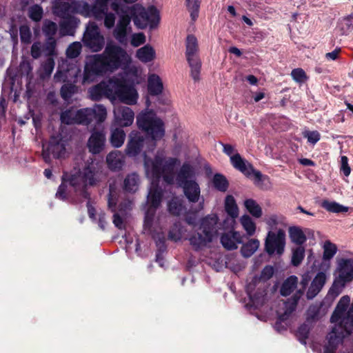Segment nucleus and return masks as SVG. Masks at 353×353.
Masks as SVG:
<instances>
[{"label":"nucleus","mask_w":353,"mask_h":353,"mask_svg":"<svg viewBox=\"0 0 353 353\" xmlns=\"http://www.w3.org/2000/svg\"><path fill=\"white\" fill-rule=\"evenodd\" d=\"M114 121L121 127L130 126L132 124L134 114L128 107L119 106L114 110Z\"/></svg>","instance_id":"6ab92c4d"},{"label":"nucleus","mask_w":353,"mask_h":353,"mask_svg":"<svg viewBox=\"0 0 353 353\" xmlns=\"http://www.w3.org/2000/svg\"><path fill=\"white\" fill-rule=\"evenodd\" d=\"M297 334L300 337V341L302 343L305 344V339L309 334V327L306 324L301 325L297 331Z\"/></svg>","instance_id":"680f3d73"},{"label":"nucleus","mask_w":353,"mask_h":353,"mask_svg":"<svg viewBox=\"0 0 353 353\" xmlns=\"http://www.w3.org/2000/svg\"><path fill=\"white\" fill-rule=\"evenodd\" d=\"M145 139L137 131H132L129 136V141L125 148L126 154L130 157L137 156L141 150Z\"/></svg>","instance_id":"aec40b11"},{"label":"nucleus","mask_w":353,"mask_h":353,"mask_svg":"<svg viewBox=\"0 0 353 353\" xmlns=\"http://www.w3.org/2000/svg\"><path fill=\"white\" fill-rule=\"evenodd\" d=\"M81 69L76 64L68 63L67 60H63L59 65L58 70L54 76L55 82H65L61 89V95L65 100L69 99L77 90L74 83L81 82L79 74Z\"/></svg>","instance_id":"0eeeda50"},{"label":"nucleus","mask_w":353,"mask_h":353,"mask_svg":"<svg viewBox=\"0 0 353 353\" xmlns=\"http://www.w3.org/2000/svg\"><path fill=\"white\" fill-rule=\"evenodd\" d=\"M105 137L102 132H94L88 142L89 151L92 154L100 153L105 145Z\"/></svg>","instance_id":"b1692460"},{"label":"nucleus","mask_w":353,"mask_h":353,"mask_svg":"<svg viewBox=\"0 0 353 353\" xmlns=\"http://www.w3.org/2000/svg\"><path fill=\"white\" fill-rule=\"evenodd\" d=\"M42 51V45L40 42H35L31 47V55L34 59H38L41 57Z\"/></svg>","instance_id":"e2e57ef3"},{"label":"nucleus","mask_w":353,"mask_h":353,"mask_svg":"<svg viewBox=\"0 0 353 353\" xmlns=\"http://www.w3.org/2000/svg\"><path fill=\"white\" fill-rule=\"evenodd\" d=\"M303 294V291L299 290L290 300L281 303L283 312L280 310H277V315L280 321H285L290 316L292 312L295 310L298 301Z\"/></svg>","instance_id":"4be33fe9"},{"label":"nucleus","mask_w":353,"mask_h":353,"mask_svg":"<svg viewBox=\"0 0 353 353\" xmlns=\"http://www.w3.org/2000/svg\"><path fill=\"white\" fill-rule=\"evenodd\" d=\"M346 283V282L341 279L336 278L325 298V301L329 302L330 304L332 303L336 298L342 293Z\"/></svg>","instance_id":"bb28decb"},{"label":"nucleus","mask_w":353,"mask_h":353,"mask_svg":"<svg viewBox=\"0 0 353 353\" xmlns=\"http://www.w3.org/2000/svg\"><path fill=\"white\" fill-rule=\"evenodd\" d=\"M260 242L256 239H251L247 243H244L241 248V254L246 258L251 256L258 250Z\"/></svg>","instance_id":"473e14b6"},{"label":"nucleus","mask_w":353,"mask_h":353,"mask_svg":"<svg viewBox=\"0 0 353 353\" xmlns=\"http://www.w3.org/2000/svg\"><path fill=\"white\" fill-rule=\"evenodd\" d=\"M212 183L214 188L221 192H225L228 188V182L226 178L220 174H214Z\"/></svg>","instance_id":"de8ad7c7"},{"label":"nucleus","mask_w":353,"mask_h":353,"mask_svg":"<svg viewBox=\"0 0 353 353\" xmlns=\"http://www.w3.org/2000/svg\"><path fill=\"white\" fill-rule=\"evenodd\" d=\"M139 185V177L136 173H132L125 177L123 181V188L126 192H135Z\"/></svg>","instance_id":"2f4dec72"},{"label":"nucleus","mask_w":353,"mask_h":353,"mask_svg":"<svg viewBox=\"0 0 353 353\" xmlns=\"http://www.w3.org/2000/svg\"><path fill=\"white\" fill-rule=\"evenodd\" d=\"M168 207L169 212L174 215L178 216L183 210L182 200L176 196L173 197L171 201H169Z\"/></svg>","instance_id":"a18cd8bd"},{"label":"nucleus","mask_w":353,"mask_h":353,"mask_svg":"<svg viewBox=\"0 0 353 353\" xmlns=\"http://www.w3.org/2000/svg\"><path fill=\"white\" fill-rule=\"evenodd\" d=\"M92 101H99L103 97L110 100H119L128 105H134L139 99V94L132 83H128L122 76H113L107 81L91 87L88 90Z\"/></svg>","instance_id":"7ed1b4c3"},{"label":"nucleus","mask_w":353,"mask_h":353,"mask_svg":"<svg viewBox=\"0 0 353 353\" xmlns=\"http://www.w3.org/2000/svg\"><path fill=\"white\" fill-rule=\"evenodd\" d=\"M61 32L63 35L72 34L70 23L68 21H63L60 23Z\"/></svg>","instance_id":"774afa93"},{"label":"nucleus","mask_w":353,"mask_h":353,"mask_svg":"<svg viewBox=\"0 0 353 353\" xmlns=\"http://www.w3.org/2000/svg\"><path fill=\"white\" fill-rule=\"evenodd\" d=\"M263 221L268 226L270 231H272L277 225L283 224L285 218L280 214H272L266 215Z\"/></svg>","instance_id":"e433bc0d"},{"label":"nucleus","mask_w":353,"mask_h":353,"mask_svg":"<svg viewBox=\"0 0 353 353\" xmlns=\"http://www.w3.org/2000/svg\"><path fill=\"white\" fill-rule=\"evenodd\" d=\"M21 41L26 44L31 43L32 32L28 26L23 25L19 28Z\"/></svg>","instance_id":"6e6d98bb"},{"label":"nucleus","mask_w":353,"mask_h":353,"mask_svg":"<svg viewBox=\"0 0 353 353\" xmlns=\"http://www.w3.org/2000/svg\"><path fill=\"white\" fill-rule=\"evenodd\" d=\"M131 57L121 46L109 43L103 53L87 57L83 72L79 74L83 85L90 83L98 77L111 73L119 68H126Z\"/></svg>","instance_id":"f03ea898"},{"label":"nucleus","mask_w":353,"mask_h":353,"mask_svg":"<svg viewBox=\"0 0 353 353\" xmlns=\"http://www.w3.org/2000/svg\"><path fill=\"white\" fill-rule=\"evenodd\" d=\"M128 13L133 17V21L139 28L144 29L147 26L154 28L159 22V17L157 10L151 6L147 9L136 4L128 9Z\"/></svg>","instance_id":"9b49d317"},{"label":"nucleus","mask_w":353,"mask_h":353,"mask_svg":"<svg viewBox=\"0 0 353 353\" xmlns=\"http://www.w3.org/2000/svg\"><path fill=\"white\" fill-rule=\"evenodd\" d=\"M298 283V279L295 276H291L288 278L283 283L281 288V294L283 296H288L296 288Z\"/></svg>","instance_id":"c9c22d12"},{"label":"nucleus","mask_w":353,"mask_h":353,"mask_svg":"<svg viewBox=\"0 0 353 353\" xmlns=\"http://www.w3.org/2000/svg\"><path fill=\"white\" fill-rule=\"evenodd\" d=\"M57 41L54 38L46 39V41L42 45V51L44 56L48 57H53L57 55Z\"/></svg>","instance_id":"ea45409f"},{"label":"nucleus","mask_w":353,"mask_h":353,"mask_svg":"<svg viewBox=\"0 0 353 353\" xmlns=\"http://www.w3.org/2000/svg\"><path fill=\"white\" fill-rule=\"evenodd\" d=\"M290 238L294 243L301 246L307 240L305 234L299 227H291L289 228Z\"/></svg>","instance_id":"7c9ffc66"},{"label":"nucleus","mask_w":353,"mask_h":353,"mask_svg":"<svg viewBox=\"0 0 353 353\" xmlns=\"http://www.w3.org/2000/svg\"><path fill=\"white\" fill-rule=\"evenodd\" d=\"M62 183L59 185L57 192L56 193V196L60 199H65L66 198V188L67 186L65 184V182L68 181V180L64 181L63 179Z\"/></svg>","instance_id":"338daca9"},{"label":"nucleus","mask_w":353,"mask_h":353,"mask_svg":"<svg viewBox=\"0 0 353 353\" xmlns=\"http://www.w3.org/2000/svg\"><path fill=\"white\" fill-rule=\"evenodd\" d=\"M183 188V193L188 200L191 203L199 202V209L203 210L204 207V199H202L201 201V189L199 185L195 180H189V182L181 185Z\"/></svg>","instance_id":"f3484780"},{"label":"nucleus","mask_w":353,"mask_h":353,"mask_svg":"<svg viewBox=\"0 0 353 353\" xmlns=\"http://www.w3.org/2000/svg\"><path fill=\"white\" fill-rule=\"evenodd\" d=\"M82 41L92 52H100L104 47L105 38L95 22H89L83 34Z\"/></svg>","instance_id":"ddd939ff"},{"label":"nucleus","mask_w":353,"mask_h":353,"mask_svg":"<svg viewBox=\"0 0 353 353\" xmlns=\"http://www.w3.org/2000/svg\"><path fill=\"white\" fill-rule=\"evenodd\" d=\"M328 269L329 265H327L326 269L319 271L312 281L306 292V296L308 299L314 298L323 289L330 275L327 272Z\"/></svg>","instance_id":"a211bd4d"},{"label":"nucleus","mask_w":353,"mask_h":353,"mask_svg":"<svg viewBox=\"0 0 353 353\" xmlns=\"http://www.w3.org/2000/svg\"><path fill=\"white\" fill-rule=\"evenodd\" d=\"M321 206L327 211L334 213L347 212L349 209L347 207L343 206L335 201L327 200L323 201Z\"/></svg>","instance_id":"58836bf2"},{"label":"nucleus","mask_w":353,"mask_h":353,"mask_svg":"<svg viewBox=\"0 0 353 353\" xmlns=\"http://www.w3.org/2000/svg\"><path fill=\"white\" fill-rule=\"evenodd\" d=\"M349 301V296H342L331 316L330 322L334 324V326L327 336L328 343L324 349V353H334L337 345L342 339L350 335L353 331L352 321L348 320L345 321L341 319V315Z\"/></svg>","instance_id":"39448f33"},{"label":"nucleus","mask_w":353,"mask_h":353,"mask_svg":"<svg viewBox=\"0 0 353 353\" xmlns=\"http://www.w3.org/2000/svg\"><path fill=\"white\" fill-rule=\"evenodd\" d=\"M325 312H321V307L319 305H312L307 310V320L314 321L319 320Z\"/></svg>","instance_id":"c03bdc74"},{"label":"nucleus","mask_w":353,"mask_h":353,"mask_svg":"<svg viewBox=\"0 0 353 353\" xmlns=\"http://www.w3.org/2000/svg\"><path fill=\"white\" fill-rule=\"evenodd\" d=\"M303 136L307 139V141L310 143L312 145H315L321 139V134L316 130H305L303 132Z\"/></svg>","instance_id":"4d7b16f0"},{"label":"nucleus","mask_w":353,"mask_h":353,"mask_svg":"<svg viewBox=\"0 0 353 353\" xmlns=\"http://www.w3.org/2000/svg\"><path fill=\"white\" fill-rule=\"evenodd\" d=\"M240 223L248 236H253L256 232V223L247 214L243 215L240 219Z\"/></svg>","instance_id":"f704fd0d"},{"label":"nucleus","mask_w":353,"mask_h":353,"mask_svg":"<svg viewBox=\"0 0 353 353\" xmlns=\"http://www.w3.org/2000/svg\"><path fill=\"white\" fill-rule=\"evenodd\" d=\"M42 31L47 39L54 38L57 32V25L56 23L46 19L43 21Z\"/></svg>","instance_id":"79ce46f5"},{"label":"nucleus","mask_w":353,"mask_h":353,"mask_svg":"<svg viewBox=\"0 0 353 353\" xmlns=\"http://www.w3.org/2000/svg\"><path fill=\"white\" fill-rule=\"evenodd\" d=\"M244 206L247 211L254 218L261 217L263 214L262 208L255 200L252 199H245Z\"/></svg>","instance_id":"72a5a7b5"},{"label":"nucleus","mask_w":353,"mask_h":353,"mask_svg":"<svg viewBox=\"0 0 353 353\" xmlns=\"http://www.w3.org/2000/svg\"><path fill=\"white\" fill-rule=\"evenodd\" d=\"M243 242V235L234 230L223 232L221 236V243L228 250H236Z\"/></svg>","instance_id":"412c9836"},{"label":"nucleus","mask_w":353,"mask_h":353,"mask_svg":"<svg viewBox=\"0 0 353 353\" xmlns=\"http://www.w3.org/2000/svg\"><path fill=\"white\" fill-rule=\"evenodd\" d=\"M75 114V110L73 108L62 112L60 116L61 123L67 125L76 124Z\"/></svg>","instance_id":"09e8293b"},{"label":"nucleus","mask_w":353,"mask_h":353,"mask_svg":"<svg viewBox=\"0 0 353 353\" xmlns=\"http://www.w3.org/2000/svg\"><path fill=\"white\" fill-rule=\"evenodd\" d=\"M54 68V61L53 57H48L43 63L41 68L40 77L41 79L49 77Z\"/></svg>","instance_id":"37998d69"},{"label":"nucleus","mask_w":353,"mask_h":353,"mask_svg":"<svg viewBox=\"0 0 353 353\" xmlns=\"http://www.w3.org/2000/svg\"><path fill=\"white\" fill-rule=\"evenodd\" d=\"M103 178L101 165L92 159L88 160L83 170L77 174L69 176L67 173H64L63 175V179L68 180L70 185L77 192H79L80 195L84 199H90V194L86 190V187L97 185Z\"/></svg>","instance_id":"20e7f679"},{"label":"nucleus","mask_w":353,"mask_h":353,"mask_svg":"<svg viewBox=\"0 0 353 353\" xmlns=\"http://www.w3.org/2000/svg\"><path fill=\"white\" fill-rule=\"evenodd\" d=\"M291 76L292 79L298 83H303L307 79L306 73L302 68H295L292 70Z\"/></svg>","instance_id":"13d9d810"},{"label":"nucleus","mask_w":353,"mask_h":353,"mask_svg":"<svg viewBox=\"0 0 353 353\" xmlns=\"http://www.w3.org/2000/svg\"><path fill=\"white\" fill-rule=\"evenodd\" d=\"M200 2V0H186L187 7L192 21L198 18Z\"/></svg>","instance_id":"3c124183"},{"label":"nucleus","mask_w":353,"mask_h":353,"mask_svg":"<svg viewBox=\"0 0 353 353\" xmlns=\"http://www.w3.org/2000/svg\"><path fill=\"white\" fill-rule=\"evenodd\" d=\"M181 165V161L177 157H168L162 152H157L153 159L144 155V166L147 176L152 180L151 187L148 195L147 205L144 220L145 229L152 227L156 210L159 206L163 192L158 183L161 178L169 185L174 180L181 186L189 180H194L195 172L194 167L188 162Z\"/></svg>","instance_id":"f257e3e1"},{"label":"nucleus","mask_w":353,"mask_h":353,"mask_svg":"<svg viewBox=\"0 0 353 353\" xmlns=\"http://www.w3.org/2000/svg\"><path fill=\"white\" fill-rule=\"evenodd\" d=\"M199 50L198 41L193 35H188L186 39V52L185 55L187 61L191 68V76L194 81L199 80L201 63L197 56Z\"/></svg>","instance_id":"4468645a"},{"label":"nucleus","mask_w":353,"mask_h":353,"mask_svg":"<svg viewBox=\"0 0 353 353\" xmlns=\"http://www.w3.org/2000/svg\"><path fill=\"white\" fill-rule=\"evenodd\" d=\"M137 123L139 128L144 131L152 140H159L165 134L163 121L152 111L141 113L137 117Z\"/></svg>","instance_id":"1a4fd4ad"},{"label":"nucleus","mask_w":353,"mask_h":353,"mask_svg":"<svg viewBox=\"0 0 353 353\" xmlns=\"http://www.w3.org/2000/svg\"><path fill=\"white\" fill-rule=\"evenodd\" d=\"M323 249V257L324 260H330L332 258H333L337 252L336 245L329 240H327L324 242Z\"/></svg>","instance_id":"49530a36"},{"label":"nucleus","mask_w":353,"mask_h":353,"mask_svg":"<svg viewBox=\"0 0 353 353\" xmlns=\"http://www.w3.org/2000/svg\"><path fill=\"white\" fill-rule=\"evenodd\" d=\"M92 110V120H96L98 123L103 122L107 117V110L104 105L101 104H97L93 108H90Z\"/></svg>","instance_id":"a19ab883"},{"label":"nucleus","mask_w":353,"mask_h":353,"mask_svg":"<svg viewBox=\"0 0 353 353\" xmlns=\"http://www.w3.org/2000/svg\"><path fill=\"white\" fill-rule=\"evenodd\" d=\"M305 256V248L303 246H299L292 250V263L294 266H298L303 261Z\"/></svg>","instance_id":"864d4df0"},{"label":"nucleus","mask_w":353,"mask_h":353,"mask_svg":"<svg viewBox=\"0 0 353 353\" xmlns=\"http://www.w3.org/2000/svg\"><path fill=\"white\" fill-rule=\"evenodd\" d=\"M338 278L346 283L353 280V259H342L338 263Z\"/></svg>","instance_id":"5701e85b"},{"label":"nucleus","mask_w":353,"mask_h":353,"mask_svg":"<svg viewBox=\"0 0 353 353\" xmlns=\"http://www.w3.org/2000/svg\"><path fill=\"white\" fill-rule=\"evenodd\" d=\"M136 57L140 61L146 63L155 59L156 52L153 47L148 44L137 50Z\"/></svg>","instance_id":"cd10ccee"},{"label":"nucleus","mask_w":353,"mask_h":353,"mask_svg":"<svg viewBox=\"0 0 353 353\" xmlns=\"http://www.w3.org/2000/svg\"><path fill=\"white\" fill-rule=\"evenodd\" d=\"M104 26L108 29H111L114 27L116 20L115 14L112 12H106L103 17Z\"/></svg>","instance_id":"052dcab7"},{"label":"nucleus","mask_w":353,"mask_h":353,"mask_svg":"<svg viewBox=\"0 0 353 353\" xmlns=\"http://www.w3.org/2000/svg\"><path fill=\"white\" fill-rule=\"evenodd\" d=\"M219 217L215 214H208L201 220L196 232L189 237L190 245L195 250L208 247L218 235Z\"/></svg>","instance_id":"423d86ee"},{"label":"nucleus","mask_w":353,"mask_h":353,"mask_svg":"<svg viewBox=\"0 0 353 353\" xmlns=\"http://www.w3.org/2000/svg\"><path fill=\"white\" fill-rule=\"evenodd\" d=\"M125 134L121 128H116L112 130L110 137V143L114 148L121 147L125 141Z\"/></svg>","instance_id":"4c0bfd02"},{"label":"nucleus","mask_w":353,"mask_h":353,"mask_svg":"<svg viewBox=\"0 0 353 353\" xmlns=\"http://www.w3.org/2000/svg\"><path fill=\"white\" fill-rule=\"evenodd\" d=\"M285 244V233L279 229L277 232L269 231L265 241V251L270 255L275 252L281 254L283 252Z\"/></svg>","instance_id":"dca6fc26"},{"label":"nucleus","mask_w":353,"mask_h":353,"mask_svg":"<svg viewBox=\"0 0 353 353\" xmlns=\"http://www.w3.org/2000/svg\"><path fill=\"white\" fill-rule=\"evenodd\" d=\"M247 291L253 304L259 305L263 303L264 296L266 294L265 290H263L259 294H254L252 291V284L250 283L247 287Z\"/></svg>","instance_id":"5fc2aeb1"},{"label":"nucleus","mask_w":353,"mask_h":353,"mask_svg":"<svg viewBox=\"0 0 353 353\" xmlns=\"http://www.w3.org/2000/svg\"><path fill=\"white\" fill-rule=\"evenodd\" d=\"M110 0H95L92 5L81 0L74 2L76 10L85 17H93L97 20L103 18L108 10V2Z\"/></svg>","instance_id":"f8f14e48"},{"label":"nucleus","mask_w":353,"mask_h":353,"mask_svg":"<svg viewBox=\"0 0 353 353\" xmlns=\"http://www.w3.org/2000/svg\"><path fill=\"white\" fill-rule=\"evenodd\" d=\"M92 112L90 108L75 110L76 124L89 125L92 121Z\"/></svg>","instance_id":"c756f323"},{"label":"nucleus","mask_w":353,"mask_h":353,"mask_svg":"<svg viewBox=\"0 0 353 353\" xmlns=\"http://www.w3.org/2000/svg\"><path fill=\"white\" fill-rule=\"evenodd\" d=\"M225 210L228 214L231 217L228 221H230L231 224L234 223V219L239 215V208L234 198L231 195H228L225 198Z\"/></svg>","instance_id":"c85d7f7f"},{"label":"nucleus","mask_w":353,"mask_h":353,"mask_svg":"<svg viewBox=\"0 0 353 353\" xmlns=\"http://www.w3.org/2000/svg\"><path fill=\"white\" fill-rule=\"evenodd\" d=\"M106 162L109 169L111 170H119L124 165L125 156L120 151H112L107 155Z\"/></svg>","instance_id":"393cba45"},{"label":"nucleus","mask_w":353,"mask_h":353,"mask_svg":"<svg viewBox=\"0 0 353 353\" xmlns=\"http://www.w3.org/2000/svg\"><path fill=\"white\" fill-rule=\"evenodd\" d=\"M43 15V10L41 6L35 4L28 9V16L34 21H39Z\"/></svg>","instance_id":"8fccbe9b"},{"label":"nucleus","mask_w":353,"mask_h":353,"mask_svg":"<svg viewBox=\"0 0 353 353\" xmlns=\"http://www.w3.org/2000/svg\"><path fill=\"white\" fill-rule=\"evenodd\" d=\"M82 46L80 42L76 41L71 43L66 50V56L69 59L77 58L81 53Z\"/></svg>","instance_id":"603ef678"},{"label":"nucleus","mask_w":353,"mask_h":353,"mask_svg":"<svg viewBox=\"0 0 353 353\" xmlns=\"http://www.w3.org/2000/svg\"><path fill=\"white\" fill-rule=\"evenodd\" d=\"M163 84L160 77L156 74H150L148 77V91L152 96H157L163 92Z\"/></svg>","instance_id":"a878e982"},{"label":"nucleus","mask_w":353,"mask_h":353,"mask_svg":"<svg viewBox=\"0 0 353 353\" xmlns=\"http://www.w3.org/2000/svg\"><path fill=\"white\" fill-rule=\"evenodd\" d=\"M145 36L143 33H134L131 37V45L134 47H138L145 43Z\"/></svg>","instance_id":"bf43d9fd"},{"label":"nucleus","mask_w":353,"mask_h":353,"mask_svg":"<svg viewBox=\"0 0 353 353\" xmlns=\"http://www.w3.org/2000/svg\"><path fill=\"white\" fill-rule=\"evenodd\" d=\"M222 145L223 152L230 157V161L234 168L247 177L253 178L256 185H259L269 179L268 176L263 175L260 171L255 170L252 164L243 159L239 153L234 154L235 149L232 145L222 143Z\"/></svg>","instance_id":"6e6552de"},{"label":"nucleus","mask_w":353,"mask_h":353,"mask_svg":"<svg viewBox=\"0 0 353 353\" xmlns=\"http://www.w3.org/2000/svg\"><path fill=\"white\" fill-rule=\"evenodd\" d=\"M68 144V139L63 137L61 134L52 136L46 150H43L42 155L46 163H50L52 154L55 159L64 158L66 154V146Z\"/></svg>","instance_id":"2eb2a0df"},{"label":"nucleus","mask_w":353,"mask_h":353,"mask_svg":"<svg viewBox=\"0 0 353 353\" xmlns=\"http://www.w3.org/2000/svg\"><path fill=\"white\" fill-rule=\"evenodd\" d=\"M341 171L343 172L345 176H348L350 174L351 169L348 164V159L346 156H342L341 158Z\"/></svg>","instance_id":"0e129e2a"},{"label":"nucleus","mask_w":353,"mask_h":353,"mask_svg":"<svg viewBox=\"0 0 353 353\" xmlns=\"http://www.w3.org/2000/svg\"><path fill=\"white\" fill-rule=\"evenodd\" d=\"M110 6L112 10L119 15V19L113 30V35L119 43L125 44L127 36L132 31L131 18L128 10L129 7L120 4L117 0L112 1Z\"/></svg>","instance_id":"9d476101"},{"label":"nucleus","mask_w":353,"mask_h":353,"mask_svg":"<svg viewBox=\"0 0 353 353\" xmlns=\"http://www.w3.org/2000/svg\"><path fill=\"white\" fill-rule=\"evenodd\" d=\"M273 274L274 268L272 266H265L261 272V279L268 280L272 276Z\"/></svg>","instance_id":"69168bd1"}]
</instances>
